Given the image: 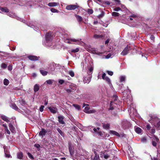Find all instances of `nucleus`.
Here are the masks:
<instances>
[{
  "label": "nucleus",
  "mask_w": 160,
  "mask_h": 160,
  "mask_svg": "<svg viewBox=\"0 0 160 160\" xmlns=\"http://www.w3.org/2000/svg\"><path fill=\"white\" fill-rule=\"evenodd\" d=\"M151 119L154 122L153 125L158 130H160V120L157 117H155L154 118L152 117H151Z\"/></svg>",
  "instance_id": "f257e3e1"
},
{
  "label": "nucleus",
  "mask_w": 160,
  "mask_h": 160,
  "mask_svg": "<svg viewBox=\"0 0 160 160\" xmlns=\"http://www.w3.org/2000/svg\"><path fill=\"white\" fill-rule=\"evenodd\" d=\"M40 72L41 73L43 76H45L47 75L48 73L47 71L43 70H40Z\"/></svg>",
  "instance_id": "cd10ccee"
},
{
  "label": "nucleus",
  "mask_w": 160,
  "mask_h": 160,
  "mask_svg": "<svg viewBox=\"0 0 160 160\" xmlns=\"http://www.w3.org/2000/svg\"><path fill=\"white\" fill-rule=\"evenodd\" d=\"M92 77V75H88L86 76H85L83 79L84 83H88L91 81V78Z\"/></svg>",
  "instance_id": "39448f33"
},
{
  "label": "nucleus",
  "mask_w": 160,
  "mask_h": 160,
  "mask_svg": "<svg viewBox=\"0 0 160 160\" xmlns=\"http://www.w3.org/2000/svg\"><path fill=\"white\" fill-rule=\"evenodd\" d=\"M97 133L98 135V136H100L101 137H102V138H101V139L103 138V134L102 132L101 131H99L98 132H97Z\"/></svg>",
  "instance_id": "e433bc0d"
},
{
  "label": "nucleus",
  "mask_w": 160,
  "mask_h": 160,
  "mask_svg": "<svg viewBox=\"0 0 160 160\" xmlns=\"http://www.w3.org/2000/svg\"><path fill=\"white\" fill-rule=\"evenodd\" d=\"M111 3V2L109 1H106L105 2H103L102 4H104L110 5Z\"/></svg>",
  "instance_id": "864d4df0"
},
{
  "label": "nucleus",
  "mask_w": 160,
  "mask_h": 160,
  "mask_svg": "<svg viewBox=\"0 0 160 160\" xmlns=\"http://www.w3.org/2000/svg\"><path fill=\"white\" fill-rule=\"evenodd\" d=\"M28 157L31 159H34V158L33 156L30 153L28 152Z\"/></svg>",
  "instance_id": "a19ab883"
},
{
  "label": "nucleus",
  "mask_w": 160,
  "mask_h": 160,
  "mask_svg": "<svg viewBox=\"0 0 160 160\" xmlns=\"http://www.w3.org/2000/svg\"><path fill=\"white\" fill-rule=\"evenodd\" d=\"M10 106L12 109L16 111H18V110H19L17 106L14 103H12Z\"/></svg>",
  "instance_id": "a211bd4d"
},
{
  "label": "nucleus",
  "mask_w": 160,
  "mask_h": 160,
  "mask_svg": "<svg viewBox=\"0 0 160 160\" xmlns=\"http://www.w3.org/2000/svg\"><path fill=\"white\" fill-rule=\"evenodd\" d=\"M40 88V86L39 84H35L33 87V90L35 92L38 91Z\"/></svg>",
  "instance_id": "2eb2a0df"
},
{
  "label": "nucleus",
  "mask_w": 160,
  "mask_h": 160,
  "mask_svg": "<svg viewBox=\"0 0 160 160\" xmlns=\"http://www.w3.org/2000/svg\"><path fill=\"white\" fill-rule=\"evenodd\" d=\"M122 126L125 129L129 128L130 126V123L126 120H124L122 122Z\"/></svg>",
  "instance_id": "20e7f679"
},
{
  "label": "nucleus",
  "mask_w": 160,
  "mask_h": 160,
  "mask_svg": "<svg viewBox=\"0 0 160 160\" xmlns=\"http://www.w3.org/2000/svg\"><path fill=\"white\" fill-rule=\"evenodd\" d=\"M34 146L35 147L38 148V151H39L40 149L39 148H40V146L39 144L37 143L35 144H34Z\"/></svg>",
  "instance_id": "c03bdc74"
},
{
  "label": "nucleus",
  "mask_w": 160,
  "mask_h": 160,
  "mask_svg": "<svg viewBox=\"0 0 160 160\" xmlns=\"http://www.w3.org/2000/svg\"><path fill=\"white\" fill-rule=\"evenodd\" d=\"M135 131L137 133H141L142 132L141 129L139 127H137L135 128Z\"/></svg>",
  "instance_id": "c85d7f7f"
},
{
  "label": "nucleus",
  "mask_w": 160,
  "mask_h": 160,
  "mask_svg": "<svg viewBox=\"0 0 160 160\" xmlns=\"http://www.w3.org/2000/svg\"><path fill=\"white\" fill-rule=\"evenodd\" d=\"M75 16L78 22H81L83 21V18L81 16L76 14L75 15Z\"/></svg>",
  "instance_id": "ddd939ff"
},
{
  "label": "nucleus",
  "mask_w": 160,
  "mask_h": 160,
  "mask_svg": "<svg viewBox=\"0 0 160 160\" xmlns=\"http://www.w3.org/2000/svg\"><path fill=\"white\" fill-rule=\"evenodd\" d=\"M8 70L9 71H11L12 69V66L11 65H9L8 67Z\"/></svg>",
  "instance_id": "052dcab7"
},
{
  "label": "nucleus",
  "mask_w": 160,
  "mask_h": 160,
  "mask_svg": "<svg viewBox=\"0 0 160 160\" xmlns=\"http://www.w3.org/2000/svg\"><path fill=\"white\" fill-rule=\"evenodd\" d=\"M119 14L118 12H113L112 13V15L114 17H118L119 16Z\"/></svg>",
  "instance_id": "c9c22d12"
},
{
  "label": "nucleus",
  "mask_w": 160,
  "mask_h": 160,
  "mask_svg": "<svg viewBox=\"0 0 160 160\" xmlns=\"http://www.w3.org/2000/svg\"><path fill=\"white\" fill-rule=\"evenodd\" d=\"M28 58L31 61H36L38 60L40 57L34 55H30L28 56Z\"/></svg>",
  "instance_id": "423d86ee"
},
{
  "label": "nucleus",
  "mask_w": 160,
  "mask_h": 160,
  "mask_svg": "<svg viewBox=\"0 0 160 160\" xmlns=\"http://www.w3.org/2000/svg\"><path fill=\"white\" fill-rule=\"evenodd\" d=\"M57 130L58 132L59 133V134L62 136H64V133L62 131V130L59 128H58L57 129Z\"/></svg>",
  "instance_id": "7c9ffc66"
},
{
  "label": "nucleus",
  "mask_w": 160,
  "mask_h": 160,
  "mask_svg": "<svg viewBox=\"0 0 160 160\" xmlns=\"http://www.w3.org/2000/svg\"><path fill=\"white\" fill-rule=\"evenodd\" d=\"M87 12L89 14H92L93 12V10L91 9H88L87 10Z\"/></svg>",
  "instance_id": "ea45409f"
},
{
  "label": "nucleus",
  "mask_w": 160,
  "mask_h": 160,
  "mask_svg": "<svg viewBox=\"0 0 160 160\" xmlns=\"http://www.w3.org/2000/svg\"><path fill=\"white\" fill-rule=\"evenodd\" d=\"M89 109L90 108L88 107L87 106L86 107H85L84 108V112H85L87 113L88 112V111L89 110Z\"/></svg>",
  "instance_id": "37998d69"
},
{
  "label": "nucleus",
  "mask_w": 160,
  "mask_h": 160,
  "mask_svg": "<svg viewBox=\"0 0 160 160\" xmlns=\"http://www.w3.org/2000/svg\"><path fill=\"white\" fill-rule=\"evenodd\" d=\"M51 11L52 12H58V10L54 8H51Z\"/></svg>",
  "instance_id": "a18cd8bd"
},
{
  "label": "nucleus",
  "mask_w": 160,
  "mask_h": 160,
  "mask_svg": "<svg viewBox=\"0 0 160 160\" xmlns=\"http://www.w3.org/2000/svg\"><path fill=\"white\" fill-rule=\"evenodd\" d=\"M155 132V130L154 128H152L151 130V133L152 134H154Z\"/></svg>",
  "instance_id": "bf43d9fd"
},
{
  "label": "nucleus",
  "mask_w": 160,
  "mask_h": 160,
  "mask_svg": "<svg viewBox=\"0 0 160 160\" xmlns=\"http://www.w3.org/2000/svg\"><path fill=\"white\" fill-rule=\"evenodd\" d=\"M58 122L62 124H64L65 123L63 121L64 117L63 116H58Z\"/></svg>",
  "instance_id": "9b49d317"
},
{
  "label": "nucleus",
  "mask_w": 160,
  "mask_h": 160,
  "mask_svg": "<svg viewBox=\"0 0 160 160\" xmlns=\"http://www.w3.org/2000/svg\"><path fill=\"white\" fill-rule=\"evenodd\" d=\"M6 157L7 158H9L10 157V155L8 153H6L5 154Z\"/></svg>",
  "instance_id": "69168bd1"
},
{
  "label": "nucleus",
  "mask_w": 160,
  "mask_h": 160,
  "mask_svg": "<svg viewBox=\"0 0 160 160\" xmlns=\"http://www.w3.org/2000/svg\"><path fill=\"white\" fill-rule=\"evenodd\" d=\"M109 156L108 155V154H106V155L104 154V158L105 159H108V158H109Z\"/></svg>",
  "instance_id": "680f3d73"
},
{
  "label": "nucleus",
  "mask_w": 160,
  "mask_h": 160,
  "mask_svg": "<svg viewBox=\"0 0 160 160\" xmlns=\"http://www.w3.org/2000/svg\"><path fill=\"white\" fill-rule=\"evenodd\" d=\"M92 160H100V158L98 154L95 155Z\"/></svg>",
  "instance_id": "2f4dec72"
},
{
  "label": "nucleus",
  "mask_w": 160,
  "mask_h": 160,
  "mask_svg": "<svg viewBox=\"0 0 160 160\" xmlns=\"http://www.w3.org/2000/svg\"><path fill=\"white\" fill-rule=\"evenodd\" d=\"M72 106L73 107H74L76 109H77L78 110H80V109H81L80 106L78 105L74 104L72 105Z\"/></svg>",
  "instance_id": "f704fd0d"
},
{
  "label": "nucleus",
  "mask_w": 160,
  "mask_h": 160,
  "mask_svg": "<svg viewBox=\"0 0 160 160\" xmlns=\"http://www.w3.org/2000/svg\"><path fill=\"white\" fill-rule=\"evenodd\" d=\"M113 97L114 98H115V99H114V101H116V100H117L118 97V96H117L116 95H114L113 96Z\"/></svg>",
  "instance_id": "774afa93"
},
{
  "label": "nucleus",
  "mask_w": 160,
  "mask_h": 160,
  "mask_svg": "<svg viewBox=\"0 0 160 160\" xmlns=\"http://www.w3.org/2000/svg\"><path fill=\"white\" fill-rule=\"evenodd\" d=\"M68 40L69 41L68 42V44L71 43V42H70V41L73 42H76L77 43L80 42V40L79 39H68Z\"/></svg>",
  "instance_id": "aec40b11"
},
{
  "label": "nucleus",
  "mask_w": 160,
  "mask_h": 160,
  "mask_svg": "<svg viewBox=\"0 0 160 160\" xmlns=\"http://www.w3.org/2000/svg\"><path fill=\"white\" fill-rule=\"evenodd\" d=\"M47 132L45 129L42 128L41 129V130L39 132V136H41L42 137L43 136L45 135Z\"/></svg>",
  "instance_id": "9d476101"
},
{
  "label": "nucleus",
  "mask_w": 160,
  "mask_h": 160,
  "mask_svg": "<svg viewBox=\"0 0 160 160\" xmlns=\"http://www.w3.org/2000/svg\"><path fill=\"white\" fill-rule=\"evenodd\" d=\"M110 40V39L108 38V39L106 41H105V44H108V43H109V41Z\"/></svg>",
  "instance_id": "338daca9"
},
{
  "label": "nucleus",
  "mask_w": 160,
  "mask_h": 160,
  "mask_svg": "<svg viewBox=\"0 0 160 160\" xmlns=\"http://www.w3.org/2000/svg\"><path fill=\"white\" fill-rule=\"evenodd\" d=\"M64 82H65L64 80H62V79H60L58 81L59 83L60 84H62Z\"/></svg>",
  "instance_id": "4d7b16f0"
},
{
  "label": "nucleus",
  "mask_w": 160,
  "mask_h": 160,
  "mask_svg": "<svg viewBox=\"0 0 160 160\" xmlns=\"http://www.w3.org/2000/svg\"><path fill=\"white\" fill-rule=\"evenodd\" d=\"M151 128V126L150 124H148L146 125V128L148 130H149Z\"/></svg>",
  "instance_id": "5fc2aeb1"
},
{
  "label": "nucleus",
  "mask_w": 160,
  "mask_h": 160,
  "mask_svg": "<svg viewBox=\"0 0 160 160\" xmlns=\"http://www.w3.org/2000/svg\"><path fill=\"white\" fill-rule=\"evenodd\" d=\"M18 158L20 159H22L23 157V154L22 152H20L17 154Z\"/></svg>",
  "instance_id": "a878e982"
},
{
  "label": "nucleus",
  "mask_w": 160,
  "mask_h": 160,
  "mask_svg": "<svg viewBox=\"0 0 160 160\" xmlns=\"http://www.w3.org/2000/svg\"><path fill=\"white\" fill-rule=\"evenodd\" d=\"M48 108L50 111L52 113L55 114L57 112L58 109L56 107H49Z\"/></svg>",
  "instance_id": "1a4fd4ad"
},
{
  "label": "nucleus",
  "mask_w": 160,
  "mask_h": 160,
  "mask_svg": "<svg viewBox=\"0 0 160 160\" xmlns=\"http://www.w3.org/2000/svg\"><path fill=\"white\" fill-rule=\"evenodd\" d=\"M68 73L72 77H73L74 76V73L72 71H69Z\"/></svg>",
  "instance_id": "79ce46f5"
},
{
  "label": "nucleus",
  "mask_w": 160,
  "mask_h": 160,
  "mask_svg": "<svg viewBox=\"0 0 160 160\" xmlns=\"http://www.w3.org/2000/svg\"><path fill=\"white\" fill-rule=\"evenodd\" d=\"M106 73H103L102 76V79L104 80V79L105 78V77H106Z\"/></svg>",
  "instance_id": "0e129e2a"
},
{
  "label": "nucleus",
  "mask_w": 160,
  "mask_h": 160,
  "mask_svg": "<svg viewBox=\"0 0 160 160\" xmlns=\"http://www.w3.org/2000/svg\"><path fill=\"white\" fill-rule=\"evenodd\" d=\"M110 134H113L117 137H120V135L117 132L113 130H110Z\"/></svg>",
  "instance_id": "6ab92c4d"
},
{
  "label": "nucleus",
  "mask_w": 160,
  "mask_h": 160,
  "mask_svg": "<svg viewBox=\"0 0 160 160\" xmlns=\"http://www.w3.org/2000/svg\"><path fill=\"white\" fill-rule=\"evenodd\" d=\"M130 48V46L127 45L123 49L121 53V54L123 56L127 55L129 52V50Z\"/></svg>",
  "instance_id": "f03ea898"
},
{
  "label": "nucleus",
  "mask_w": 160,
  "mask_h": 160,
  "mask_svg": "<svg viewBox=\"0 0 160 160\" xmlns=\"http://www.w3.org/2000/svg\"><path fill=\"white\" fill-rule=\"evenodd\" d=\"M9 127L10 130L12 132L14 133L15 132V128L13 126L11 123H10L9 124Z\"/></svg>",
  "instance_id": "f8f14e48"
},
{
  "label": "nucleus",
  "mask_w": 160,
  "mask_h": 160,
  "mask_svg": "<svg viewBox=\"0 0 160 160\" xmlns=\"http://www.w3.org/2000/svg\"><path fill=\"white\" fill-rule=\"evenodd\" d=\"M79 6L75 5H70L66 7V9L68 10H73L78 8Z\"/></svg>",
  "instance_id": "7ed1b4c3"
},
{
  "label": "nucleus",
  "mask_w": 160,
  "mask_h": 160,
  "mask_svg": "<svg viewBox=\"0 0 160 160\" xmlns=\"http://www.w3.org/2000/svg\"><path fill=\"white\" fill-rule=\"evenodd\" d=\"M105 13L103 11H102L100 14L97 16L98 18L100 19L103 18L105 15Z\"/></svg>",
  "instance_id": "b1692460"
},
{
  "label": "nucleus",
  "mask_w": 160,
  "mask_h": 160,
  "mask_svg": "<svg viewBox=\"0 0 160 160\" xmlns=\"http://www.w3.org/2000/svg\"><path fill=\"white\" fill-rule=\"evenodd\" d=\"M93 37L95 39H103L104 38V36L102 35H97V34H94L93 36Z\"/></svg>",
  "instance_id": "4468645a"
},
{
  "label": "nucleus",
  "mask_w": 160,
  "mask_h": 160,
  "mask_svg": "<svg viewBox=\"0 0 160 160\" xmlns=\"http://www.w3.org/2000/svg\"><path fill=\"white\" fill-rule=\"evenodd\" d=\"M48 6L50 7L56 6L58 5V3L55 2H49L48 4Z\"/></svg>",
  "instance_id": "412c9836"
},
{
  "label": "nucleus",
  "mask_w": 160,
  "mask_h": 160,
  "mask_svg": "<svg viewBox=\"0 0 160 160\" xmlns=\"http://www.w3.org/2000/svg\"><path fill=\"white\" fill-rule=\"evenodd\" d=\"M104 80H105L108 84H109L110 83H111L110 80L109 79V78L108 77H105V78L104 79Z\"/></svg>",
  "instance_id": "58836bf2"
},
{
  "label": "nucleus",
  "mask_w": 160,
  "mask_h": 160,
  "mask_svg": "<svg viewBox=\"0 0 160 160\" xmlns=\"http://www.w3.org/2000/svg\"><path fill=\"white\" fill-rule=\"evenodd\" d=\"M0 10L3 12H9V10L6 7L4 8H0Z\"/></svg>",
  "instance_id": "393cba45"
},
{
  "label": "nucleus",
  "mask_w": 160,
  "mask_h": 160,
  "mask_svg": "<svg viewBox=\"0 0 160 160\" xmlns=\"http://www.w3.org/2000/svg\"><path fill=\"white\" fill-rule=\"evenodd\" d=\"M141 142L143 143H146L147 142V139L146 137H143L141 139Z\"/></svg>",
  "instance_id": "72a5a7b5"
},
{
  "label": "nucleus",
  "mask_w": 160,
  "mask_h": 160,
  "mask_svg": "<svg viewBox=\"0 0 160 160\" xmlns=\"http://www.w3.org/2000/svg\"><path fill=\"white\" fill-rule=\"evenodd\" d=\"M79 50V48H76L75 49H72L70 51L72 52L76 53L78 52Z\"/></svg>",
  "instance_id": "c756f323"
},
{
  "label": "nucleus",
  "mask_w": 160,
  "mask_h": 160,
  "mask_svg": "<svg viewBox=\"0 0 160 160\" xmlns=\"http://www.w3.org/2000/svg\"><path fill=\"white\" fill-rule=\"evenodd\" d=\"M9 80L7 79H5L3 81V84L4 85L7 86L8 85L9 83Z\"/></svg>",
  "instance_id": "473e14b6"
},
{
  "label": "nucleus",
  "mask_w": 160,
  "mask_h": 160,
  "mask_svg": "<svg viewBox=\"0 0 160 160\" xmlns=\"http://www.w3.org/2000/svg\"><path fill=\"white\" fill-rule=\"evenodd\" d=\"M112 54L111 53H109L105 57L107 59H108L111 57L112 56Z\"/></svg>",
  "instance_id": "13d9d810"
},
{
  "label": "nucleus",
  "mask_w": 160,
  "mask_h": 160,
  "mask_svg": "<svg viewBox=\"0 0 160 160\" xmlns=\"http://www.w3.org/2000/svg\"><path fill=\"white\" fill-rule=\"evenodd\" d=\"M121 10V8L119 7H117L114 9V11L118 12Z\"/></svg>",
  "instance_id": "3c124183"
},
{
  "label": "nucleus",
  "mask_w": 160,
  "mask_h": 160,
  "mask_svg": "<svg viewBox=\"0 0 160 160\" xmlns=\"http://www.w3.org/2000/svg\"><path fill=\"white\" fill-rule=\"evenodd\" d=\"M46 82H47V84L50 85L52 84V80L51 79H49L46 81Z\"/></svg>",
  "instance_id": "49530a36"
},
{
  "label": "nucleus",
  "mask_w": 160,
  "mask_h": 160,
  "mask_svg": "<svg viewBox=\"0 0 160 160\" xmlns=\"http://www.w3.org/2000/svg\"><path fill=\"white\" fill-rule=\"evenodd\" d=\"M93 70V68L92 67H90L88 68V70L87 72V74L88 75H92Z\"/></svg>",
  "instance_id": "bb28decb"
},
{
  "label": "nucleus",
  "mask_w": 160,
  "mask_h": 160,
  "mask_svg": "<svg viewBox=\"0 0 160 160\" xmlns=\"http://www.w3.org/2000/svg\"><path fill=\"white\" fill-rule=\"evenodd\" d=\"M7 67V65L5 63H2L1 67L3 69H6Z\"/></svg>",
  "instance_id": "4c0bfd02"
},
{
  "label": "nucleus",
  "mask_w": 160,
  "mask_h": 160,
  "mask_svg": "<svg viewBox=\"0 0 160 160\" xmlns=\"http://www.w3.org/2000/svg\"><path fill=\"white\" fill-rule=\"evenodd\" d=\"M68 149L71 156L72 157L74 152V148L71 145H69L68 146Z\"/></svg>",
  "instance_id": "6e6552de"
},
{
  "label": "nucleus",
  "mask_w": 160,
  "mask_h": 160,
  "mask_svg": "<svg viewBox=\"0 0 160 160\" xmlns=\"http://www.w3.org/2000/svg\"><path fill=\"white\" fill-rule=\"evenodd\" d=\"M2 126L5 128V131L8 134H10V131L8 129V126L6 124H3Z\"/></svg>",
  "instance_id": "5701e85b"
},
{
  "label": "nucleus",
  "mask_w": 160,
  "mask_h": 160,
  "mask_svg": "<svg viewBox=\"0 0 160 160\" xmlns=\"http://www.w3.org/2000/svg\"><path fill=\"white\" fill-rule=\"evenodd\" d=\"M103 128L105 129H108L110 128V124L109 123H102Z\"/></svg>",
  "instance_id": "dca6fc26"
},
{
  "label": "nucleus",
  "mask_w": 160,
  "mask_h": 160,
  "mask_svg": "<svg viewBox=\"0 0 160 160\" xmlns=\"http://www.w3.org/2000/svg\"><path fill=\"white\" fill-rule=\"evenodd\" d=\"M1 118L2 119L5 121H6L7 122H10V121L8 120V118L4 115H2L1 116Z\"/></svg>",
  "instance_id": "4be33fe9"
},
{
  "label": "nucleus",
  "mask_w": 160,
  "mask_h": 160,
  "mask_svg": "<svg viewBox=\"0 0 160 160\" xmlns=\"http://www.w3.org/2000/svg\"><path fill=\"white\" fill-rule=\"evenodd\" d=\"M44 107V106L41 105L39 108V110L40 112H42L43 111V108Z\"/></svg>",
  "instance_id": "603ef678"
},
{
  "label": "nucleus",
  "mask_w": 160,
  "mask_h": 160,
  "mask_svg": "<svg viewBox=\"0 0 160 160\" xmlns=\"http://www.w3.org/2000/svg\"><path fill=\"white\" fill-rule=\"evenodd\" d=\"M96 112V111L94 110H89L87 113H94Z\"/></svg>",
  "instance_id": "09e8293b"
},
{
  "label": "nucleus",
  "mask_w": 160,
  "mask_h": 160,
  "mask_svg": "<svg viewBox=\"0 0 160 160\" xmlns=\"http://www.w3.org/2000/svg\"><path fill=\"white\" fill-rule=\"evenodd\" d=\"M106 72L111 76H112L113 74V72L112 71H106Z\"/></svg>",
  "instance_id": "de8ad7c7"
},
{
  "label": "nucleus",
  "mask_w": 160,
  "mask_h": 160,
  "mask_svg": "<svg viewBox=\"0 0 160 160\" xmlns=\"http://www.w3.org/2000/svg\"><path fill=\"white\" fill-rule=\"evenodd\" d=\"M150 38L151 39V40L154 41L155 39V37L154 36V35H152L150 36Z\"/></svg>",
  "instance_id": "e2e57ef3"
},
{
  "label": "nucleus",
  "mask_w": 160,
  "mask_h": 160,
  "mask_svg": "<svg viewBox=\"0 0 160 160\" xmlns=\"http://www.w3.org/2000/svg\"><path fill=\"white\" fill-rule=\"evenodd\" d=\"M154 137L155 138H153V140H152V144L154 147H156L157 143H158L159 142V139L155 135H154Z\"/></svg>",
  "instance_id": "0eeeda50"
},
{
  "label": "nucleus",
  "mask_w": 160,
  "mask_h": 160,
  "mask_svg": "<svg viewBox=\"0 0 160 160\" xmlns=\"http://www.w3.org/2000/svg\"><path fill=\"white\" fill-rule=\"evenodd\" d=\"M125 80V77L124 76H121L120 77V82H122L124 81Z\"/></svg>",
  "instance_id": "6e6d98bb"
},
{
  "label": "nucleus",
  "mask_w": 160,
  "mask_h": 160,
  "mask_svg": "<svg viewBox=\"0 0 160 160\" xmlns=\"http://www.w3.org/2000/svg\"><path fill=\"white\" fill-rule=\"evenodd\" d=\"M51 38V35L49 32L47 33L46 35V40L47 42L50 40Z\"/></svg>",
  "instance_id": "f3484780"
},
{
  "label": "nucleus",
  "mask_w": 160,
  "mask_h": 160,
  "mask_svg": "<svg viewBox=\"0 0 160 160\" xmlns=\"http://www.w3.org/2000/svg\"><path fill=\"white\" fill-rule=\"evenodd\" d=\"M112 102H113L112 101H111V102H110V108H109V110H113L114 109V107L112 106Z\"/></svg>",
  "instance_id": "8fccbe9b"
}]
</instances>
